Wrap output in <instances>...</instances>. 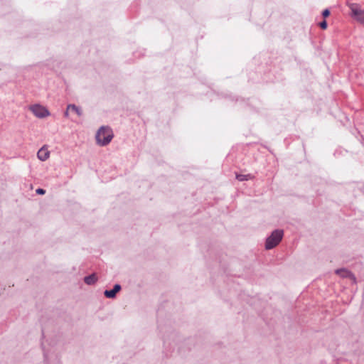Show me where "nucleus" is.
I'll return each instance as SVG.
<instances>
[{
	"instance_id": "nucleus-1",
	"label": "nucleus",
	"mask_w": 364,
	"mask_h": 364,
	"mask_svg": "<svg viewBox=\"0 0 364 364\" xmlns=\"http://www.w3.org/2000/svg\"><path fill=\"white\" fill-rule=\"evenodd\" d=\"M113 138V132L107 127H102L96 134L97 143L100 146L108 144Z\"/></svg>"
},
{
	"instance_id": "nucleus-2",
	"label": "nucleus",
	"mask_w": 364,
	"mask_h": 364,
	"mask_svg": "<svg viewBox=\"0 0 364 364\" xmlns=\"http://www.w3.org/2000/svg\"><path fill=\"white\" fill-rule=\"evenodd\" d=\"M28 109L36 117L39 119L46 118L50 115L48 108L40 104L32 105Z\"/></svg>"
},
{
	"instance_id": "nucleus-3",
	"label": "nucleus",
	"mask_w": 364,
	"mask_h": 364,
	"mask_svg": "<svg viewBox=\"0 0 364 364\" xmlns=\"http://www.w3.org/2000/svg\"><path fill=\"white\" fill-rule=\"evenodd\" d=\"M351 16L358 23L364 25V10L358 4H349Z\"/></svg>"
},
{
	"instance_id": "nucleus-4",
	"label": "nucleus",
	"mask_w": 364,
	"mask_h": 364,
	"mask_svg": "<svg viewBox=\"0 0 364 364\" xmlns=\"http://www.w3.org/2000/svg\"><path fill=\"white\" fill-rule=\"evenodd\" d=\"M283 237V232L282 230H277L274 231L272 235L267 239L265 243V247L267 250H270L277 246L281 241Z\"/></svg>"
},
{
	"instance_id": "nucleus-5",
	"label": "nucleus",
	"mask_w": 364,
	"mask_h": 364,
	"mask_svg": "<svg viewBox=\"0 0 364 364\" xmlns=\"http://www.w3.org/2000/svg\"><path fill=\"white\" fill-rule=\"evenodd\" d=\"M37 156L39 160L45 161L50 157V151L47 147L43 146L38 150Z\"/></svg>"
},
{
	"instance_id": "nucleus-6",
	"label": "nucleus",
	"mask_w": 364,
	"mask_h": 364,
	"mask_svg": "<svg viewBox=\"0 0 364 364\" xmlns=\"http://www.w3.org/2000/svg\"><path fill=\"white\" fill-rule=\"evenodd\" d=\"M75 112L77 116L80 117L82 115V111L81 109L75 106V105H68L66 109V111L65 112V116L66 117H68L69 112Z\"/></svg>"
},
{
	"instance_id": "nucleus-7",
	"label": "nucleus",
	"mask_w": 364,
	"mask_h": 364,
	"mask_svg": "<svg viewBox=\"0 0 364 364\" xmlns=\"http://www.w3.org/2000/svg\"><path fill=\"white\" fill-rule=\"evenodd\" d=\"M121 289V287L119 284H115L113 289L112 290H106L105 291V295L107 298H114L116 294Z\"/></svg>"
},
{
	"instance_id": "nucleus-8",
	"label": "nucleus",
	"mask_w": 364,
	"mask_h": 364,
	"mask_svg": "<svg viewBox=\"0 0 364 364\" xmlns=\"http://www.w3.org/2000/svg\"><path fill=\"white\" fill-rule=\"evenodd\" d=\"M97 281V277L95 274H92L85 278V282L87 284H92Z\"/></svg>"
},
{
	"instance_id": "nucleus-9",
	"label": "nucleus",
	"mask_w": 364,
	"mask_h": 364,
	"mask_svg": "<svg viewBox=\"0 0 364 364\" xmlns=\"http://www.w3.org/2000/svg\"><path fill=\"white\" fill-rule=\"evenodd\" d=\"M336 273L337 274L341 275V277H348V276L350 275V273L348 271H347L346 269H337L336 271Z\"/></svg>"
},
{
	"instance_id": "nucleus-10",
	"label": "nucleus",
	"mask_w": 364,
	"mask_h": 364,
	"mask_svg": "<svg viewBox=\"0 0 364 364\" xmlns=\"http://www.w3.org/2000/svg\"><path fill=\"white\" fill-rule=\"evenodd\" d=\"M237 179L240 181H247L249 179V176L248 175H237Z\"/></svg>"
},
{
	"instance_id": "nucleus-11",
	"label": "nucleus",
	"mask_w": 364,
	"mask_h": 364,
	"mask_svg": "<svg viewBox=\"0 0 364 364\" xmlns=\"http://www.w3.org/2000/svg\"><path fill=\"white\" fill-rule=\"evenodd\" d=\"M319 26L322 29L325 30L327 28V22L326 21H323L319 23Z\"/></svg>"
},
{
	"instance_id": "nucleus-12",
	"label": "nucleus",
	"mask_w": 364,
	"mask_h": 364,
	"mask_svg": "<svg viewBox=\"0 0 364 364\" xmlns=\"http://www.w3.org/2000/svg\"><path fill=\"white\" fill-rule=\"evenodd\" d=\"M322 15L323 16V17L326 18L328 17L329 15H330V11L328 9H325L323 13H322Z\"/></svg>"
},
{
	"instance_id": "nucleus-13",
	"label": "nucleus",
	"mask_w": 364,
	"mask_h": 364,
	"mask_svg": "<svg viewBox=\"0 0 364 364\" xmlns=\"http://www.w3.org/2000/svg\"><path fill=\"white\" fill-rule=\"evenodd\" d=\"M46 193L45 190L42 189V188H38L36 190V193L38 194H40V195H43Z\"/></svg>"
}]
</instances>
